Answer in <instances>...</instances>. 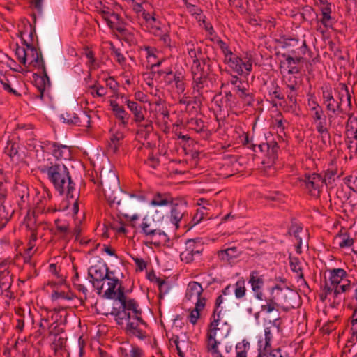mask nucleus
Here are the masks:
<instances>
[{"label":"nucleus","instance_id":"obj_1","mask_svg":"<svg viewBox=\"0 0 357 357\" xmlns=\"http://www.w3.org/2000/svg\"><path fill=\"white\" fill-rule=\"evenodd\" d=\"M38 169L41 173L47 175L49 181L59 195H63L66 193L68 199L75 197V184L71 178L68 167L61 160L43 159L39 162Z\"/></svg>","mask_w":357,"mask_h":357},{"label":"nucleus","instance_id":"obj_2","mask_svg":"<svg viewBox=\"0 0 357 357\" xmlns=\"http://www.w3.org/2000/svg\"><path fill=\"white\" fill-rule=\"evenodd\" d=\"M100 179L105 197L110 207L116 205L117 209L120 207L125 210L131 207L130 198L135 195L128 194L121 188L119 177L114 171L102 169Z\"/></svg>","mask_w":357,"mask_h":357},{"label":"nucleus","instance_id":"obj_3","mask_svg":"<svg viewBox=\"0 0 357 357\" xmlns=\"http://www.w3.org/2000/svg\"><path fill=\"white\" fill-rule=\"evenodd\" d=\"M118 295L116 300L119 301L121 304V308H122L124 312H132L133 315L131 316L134 319L138 321L144 327L147 326V324L143 320L142 317V311L139 308V304L136 300L133 298H128L126 296L125 287L121 285L117 287Z\"/></svg>","mask_w":357,"mask_h":357},{"label":"nucleus","instance_id":"obj_4","mask_svg":"<svg viewBox=\"0 0 357 357\" xmlns=\"http://www.w3.org/2000/svg\"><path fill=\"white\" fill-rule=\"evenodd\" d=\"M61 119L68 125H74L80 127H90L91 117L86 112L78 109V112L72 110L67 111L60 116Z\"/></svg>","mask_w":357,"mask_h":357},{"label":"nucleus","instance_id":"obj_5","mask_svg":"<svg viewBox=\"0 0 357 357\" xmlns=\"http://www.w3.org/2000/svg\"><path fill=\"white\" fill-rule=\"evenodd\" d=\"M282 47L288 49V52L291 56L304 58L303 56L306 54H308L310 57L312 56V52L305 40L287 38L284 40Z\"/></svg>","mask_w":357,"mask_h":357},{"label":"nucleus","instance_id":"obj_6","mask_svg":"<svg viewBox=\"0 0 357 357\" xmlns=\"http://www.w3.org/2000/svg\"><path fill=\"white\" fill-rule=\"evenodd\" d=\"M323 104L326 106V109L328 112L337 115L342 112L340 107V102L335 100L332 93V89L329 86L321 87Z\"/></svg>","mask_w":357,"mask_h":357},{"label":"nucleus","instance_id":"obj_7","mask_svg":"<svg viewBox=\"0 0 357 357\" xmlns=\"http://www.w3.org/2000/svg\"><path fill=\"white\" fill-rule=\"evenodd\" d=\"M282 290L283 289L278 284L271 287L270 289V296L268 297L264 298L265 303L261 305V311L266 313H271L275 311L278 312L281 306L277 303V298L276 295H275V292H281Z\"/></svg>","mask_w":357,"mask_h":357},{"label":"nucleus","instance_id":"obj_8","mask_svg":"<svg viewBox=\"0 0 357 357\" xmlns=\"http://www.w3.org/2000/svg\"><path fill=\"white\" fill-rule=\"evenodd\" d=\"M248 282L250 284L252 290L255 294V296L257 300H264V294L261 288L264 284V275L260 274L258 271H252L250 273Z\"/></svg>","mask_w":357,"mask_h":357},{"label":"nucleus","instance_id":"obj_9","mask_svg":"<svg viewBox=\"0 0 357 357\" xmlns=\"http://www.w3.org/2000/svg\"><path fill=\"white\" fill-rule=\"evenodd\" d=\"M304 181L311 195L318 196L319 195L320 188L324 183L323 178L320 174L316 173L305 174Z\"/></svg>","mask_w":357,"mask_h":357},{"label":"nucleus","instance_id":"obj_10","mask_svg":"<svg viewBox=\"0 0 357 357\" xmlns=\"http://www.w3.org/2000/svg\"><path fill=\"white\" fill-rule=\"evenodd\" d=\"M169 205L171 206V222L175 225L176 228L178 229L179 227V222L185 215L186 211V204L181 202H174L170 203Z\"/></svg>","mask_w":357,"mask_h":357},{"label":"nucleus","instance_id":"obj_11","mask_svg":"<svg viewBox=\"0 0 357 357\" xmlns=\"http://www.w3.org/2000/svg\"><path fill=\"white\" fill-rule=\"evenodd\" d=\"M17 82V79L14 75H5L0 71V83L3 90L16 97H20L21 93L15 89Z\"/></svg>","mask_w":357,"mask_h":357},{"label":"nucleus","instance_id":"obj_12","mask_svg":"<svg viewBox=\"0 0 357 357\" xmlns=\"http://www.w3.org/2000/svg\"><path fill=\"white\" fill-rule=\"evenodd\" d=\"M22 43L26 47L27 52L29 53L28 59H30V63L38 68L45 66L42 52L38 51L33 45L28 43L25 40H23Z\"/></svg>","mask_w":357,"mask_h":357},{"label":"nucleus","instance_id":"obj_13","mask_svg":"<svg viewBox=\"0 0 357 357\" xmlns=\"http://www.w3.org/2000/svg\"><path fill=\"white\" fill-rule=\"evenodd\" d=\"M282 56L285 59V61L280 62V67L282 66H286L287 68L288 74L293 75L300 73L301 68L298 66V64L303 61L305 58H297L291 56L290 54H287L285 53L282 54Z\"/></svg>","mask_w":357,"mask_h":357},{"label":"nucleus","instance_id":"obj_14","mask_svg":"<svg viewBox=\"0 0 357 357\" xmlns=\"http://www.w3.org/2000/svg\"><path fill=\"white\" fill-rule=\"evenodd\" d=\"M124 103L134 115V121L136 123H142L145 121L144 114L146 109L142 105L137 102L132 101L126 98Z\"/></svg>","mask_w":357,"mask_h":357},{"label":"nucleus","instance_id":"obj_15","mask_svg":"<svg viewBox=\"0 0 357 357\" xmlns=\"http://www.w3.org/2000/svg\"><path fill=\"white\" fill-rule=\"evenodd\" d=\"M261 152L266 151L268 163L273 164L278 157L279 146L276 142H269L258 145Z\"/></svg>","mask_w":357,"mask_h":357},{"label":"nucleus","instance_id":"obj_16","mask_svg":"<svg viewBox=\"0 0 357 357\" xmlns=\"http://www.w3.org/2000/svg\"><path fill=\"white\" fill-rule=\"evenodd\" d=\"M13 283L12 275L6 262L0 263V289L8 291Z\"/></svg>","mask_w":357,"mask_h":357},{"label":"nucleus","instance_id":"obj_17","mask_svg":"<svg viewBox=\"0 0 357 357\" xmlns=\"http://www.w3.org/2000/svg\"><path fill=\"white\" fill-rule=\"evenodd\" d=\"M52 155L54 157L50 158L51 160H60L61 159L67 160L70 158V148L66 145L59 144L58 142L52 143Z\"/></svg>","mask_w":357,"mask_h":357},{"label":"nucleus","instance_id":"obj_18","mask_svg":"<svg viewBox=\"0 0 357 357\" xmlns=\"http://www.w3.org/2000/svg\"><path fill=\"white\" fill-rule=\"evenodd\" d=\"M203 288L202 285L195 281L190 282L185 294V298L188 301H192L194 298H196L197 301L199 299H206L202 296Z\"/></svg>","mask_w":357,"mask_h":357},{"label":"nucleus","instance_id":"obj_19","mask_svg":"<svg viewBox=\"0 0 357 357\" xmlns=\"http://www.w3.org/2000/svg\"><path fill=\"white\" fill-rule=\"evenodd\" d=\"M39 69L41 70V73L40 75L37 73L33 75L34 84L38 90L45 91L47 86H50V80L45 66H43Z\"/></svg>","mask_w":357,"mask_h":357},{"label":"nucleus","instance_id":"obj_20","mask_svg":"<svg viewBox=\"0 0 357 357\" xmlns=\"http://www.w3.org/2000/svg\"><path fill=\"white\" fill-rule=\"evenodd\" d=\"M139 325H142L138 321L136 322L128 320V323L126 327V332L130 336H135L139 340H144L146 337V334L144 331L139 328Z\"/></svg>","mask_w":357,"mask_h":357},{"label":"nucleus","instance_id":"obj_21","mask_svg":"<svg viewBox=\"0 0 357 357\" xmlns=\"http://www.w3.org/2000/svg\"><path fill=\"white\" fill-rule=\"evenodd\" d=\"M224 62L238 75H241L243 73V59L233 52L224 59Z\"/></svg>","mask_w":357,"mask_h":357},{"label":"nucleus","instance_id":"obj_22","mask_svg":"<svg viewBox=\"0 0 357 357\" xmlns=\"http://www.w3.org/2000/svg\"><path fill=\"white\" fill-rule=\"evenodd\" d=\"M140 228L142 229V234L146 236L151 237L152 239H153L155 236H158V237L162 238L163 241L167 238L166 234L163 231L151 227V225L144 220L140 225Z\"/></svg>","mask_w":357,"mask_h":357},{"label":"nucleus","instance_id":"obj_23","mask_svg":"<svg viewBox=\"0 0 357 357\" xmlns=\"http://www.w3.org/2000/svg\"><path fill=\"white\" fill-rule=\"evenodd\" d=\"M329 279L328 282L331 285L335 287L344 281V278L347 276L346 271L343 268H333L328 270Z\"/></svg>","mask_w":357,"mask_h":357},{"label":"nucleus","instance_id":"obj_24","mask_svg":"<svg viewBox=\"0 0 357 357\" xmlns=\"http://www.w3.org/2000/svg\"><path fill=\"white\" fill-rule=\"evenodd\" d=\"M321 6L320 8L321 11V17L319 22L326 27H332V17L331 14V4L328 2L321 3Z\"/></svg>","mask_w":357,"mask_h":357},{"label":"nucleus","instance_id":"obj_25","mask_svg":"<svg viewBox=\"0 0 357 357\" xmlns=\"http://www.w3.org/2000/svg\"><path fill=\"white\" fill-rule=\"evenodd\" d=\"M14 213L10 206H6L3 201L0 202V230L6 227Z\"/></svg>","mask_w":357,"mask_h":357},{"label":"nucleus","instance_id":"obj_26","mask_svg":"<svg viewBox=\"0 0 357 357\" xmlns=\"http://www.w3.org/2000/svg\"><path fill=\"white\" fill-rule=\"evenodd\" d=\"M109 282L107 283L108 289L105 291L103 294V297L107 299H116L118 295V290H115L116 287L118 286V287L121 285V281H120L116 278H112L110 276V280H108Z\"/></svg>","mask_w":357,"mask_h":357},{"label":"nucleus","instance_id":"obj_27","mask_svg":"<svg viewBox=\"0 0 357 357\" xmlns=\"http://www.w3.org/2000/svg\"><path fill=\"white\" fill-rule=\"evenodd\" d=\"M235 93L238 100L241 102L242 108L253 105L255 101L254 95L246 87L239 91H236Z\"/></svg>","mask_w":357,"mask_h":357},{"label":"nucleus","instance_id":"obj_28","mask_svg":"<svg viewBox=\"0 0 357 357\" xmlns=\"http://www.w3.org/2000/svg\"><path fill=\"white\" fill-rule=\"evenodd\" d=\"M224 100L226 107L230 111L242 108L241 102L238 100L236 93H233L230 91H225Z\"/></svg>","mask_w":357,"mask_h":357},{"label":"nucleus","instance_id":"obj_29","mask_svg":"<svg viewBox=\"0 0 357 357\" xmlns=\"http://www.w3.org/2000/svg\"><path fill=\"white\" fill-rule=\"evenodd\" d=\"M137 136L141 139H147L153 130V123L150 120H145L144 123H137Z\"/></svg>","mask_w":357,"mask_h":357},{"label":"nucleus","instance_id":"obj_30","mask_svg":"<svg viewBox=\"0 0 357 357\" xmlns=\"http://www.w3.org/2000/svg\"><path fill=\"white\" fill-rule=\"evenodd\" d=\"M172 199L169 193L156 192L150 202V204L153 206H167L172 202Z\"/></svg>","mask_w":357,"mask_h":357},{"label":"nucleus","instance_id":"obj_31","mask_svg":"<svg viewBox=\"0 0 357 357\" xmlns=\"http://www.w3.org/2000/svg\"><path fill=\"white\" fill-rule=\"evenodd\" d=\"M206 299H199L195 303V307L191 311L189 315V321L195 325L200 317V312L206 306Z\"/></svg>","mask_w":357,"mask_h":357},{"label":"nucleus","instance_id":"obj_32","mask_svg":"<svg viewBox=\"0 0 357 357\" xmlns=\"http://www.w3.org/2000/svg\"><path fill=\"white\" fill-rule=\"evenodd\" d=\"M186 248L189 249L190 252H192L195 256H201L204 250V245L202 243V239L197 238L195 239H188L186 243Z\"/></svg>","mask_w":357,"mask_h":357},{"label":"nucleus","instance_id":"obj_33","mask_svg":"<svg viewBox=\"0 0 357 357\" xmlns=\"http://www.w3.org/2000/svg\"><path fill=\"white\" fill-rule=\"evenodd\" d=\"M208 78L207 77L192 75V89L199 96L202 95V89L207 86Z\"/></svg>","mask_w":357,"mask_h":357},{"label":"nucleus","instance_id":"obj_34","mask_svg":"<svg viewBox=\"0 0 357 357\" xmlns=\"http://www.w3.org/2000/svg\"><path fill=\"white\" fill-rule=\"evenodd\" d=\"M124 139V134L121 131H116L110 137V142L109 144V149L114 153H116L121 144V141Z\"/></svg>","mask_w":357,"mask_h":357},{"label":"nucleus","instance_id":"obj_35","mask_svg":"<svg viewBox=\"0 0 357 357\" xmlns=\"http://www.w3.org/2000/svg\"><path fill=\"white\" fill-rule=\"evenodd\" d=\"M109 314L115 317L118 324H121V321L123 319L130 320L131 319V313L124 312L123 310L121 308V305L119 307H113Z\"/></svg>","mask_w":357,"mask_h":357},{"label":"nucleus","instance_id":"obj_36","mask_svg":"<svg viewBox=\"0 0 357 357\" xmlns=\"http://www.w3.org/2000/svg\"><path fill=\"white\" fill-rule=\"evenodd\" d=\"M237 248L231 247L224 250L218 251V256L222 261H229L231 259L238 256Z\"/></svg>","mask_w":357,"mask_h":357},{"label":"nucleus","instance_id":"obj_37","mask_svg":"<svg viewBox=\"0 0 357 357\" xmlns=\"http://www.w3.org/2000/svg\"><path fill=\"white\" fill-rule=\"evenodd\" d=\"M106 273L104 274L101 268L98 267L97 266H92L93 268L94 275L96 276V282H102L105 280H110L109 276V269L107 265H105Z\"/></svg>","mask_w":357,"mask_h":357},{"label":"nucleus","instance_id":"obj_38","mask_svg":"<svg viewBox=\"0 0 357 357\" xmlns=\"http://www.w3.org/2000/svg\"><path fill=\"white\" fill-rule=\"evenodd\" d=\"M173 81L175 83L178 93H182L185 91V84L184 82V76L181 73L176 72L174 74Z\"/></svg>","mask_w":357,"mask_h":357},{"label":"nucleus","instance_id":"obj_39","mask_svg":"<svg viewBox=\"0 0 357 357\" xmlns=\"http://www.w3.org/2000/svg\"><path fill=\"white\" fill-rule=\"evenodd\" d=\"M192 75L203 76L208 77L211 72L208 71L205 67L202 66V63L199 62L196 64H192L191 66Z\"/></svg>","mask_w":357,"mask_h":357},{"label":"nucleus","instance_id":"obj_40","mask_svg":"<svg viewBox=\"0 0 357 357\" xmlns=\"http://www.w3.org/2000/svg\"><path fill=\"white\" fill-rule=\"evenodd\" d=\"M290 268L293 272L297 273L299 278H304L303 273L302 272V268L301 266V261L298 257H289Z\"/></svg>","mask_w":357,"mask_h":357},{"label":"nucleus","instance_id":"obj_41","mask_svg":"<svg viewBox=\"0 0 357 357\" xmlns=\"http://www.w3.org/2000/svg\"><path fill=\"white\" fill-rule=\"evenodd\" d=\"M316 123V130L319 135H321L322 139H324L325 137H328L330 139V133L328 128L326 127V118L315 122Z\"/></svg>","mask_w":357,"mask_h":357},{"label":"nucleus","instance_id":"obj_42","mask_svg":"<svg viewBox=\"0 0 357 357\" xmlns=\"http://www.w3.org/2000/svg\"><path fill=\"white\" fill-rule=\"evenodd\" d=\"M335 241H337L340 248H349L354 243L353 238L347 236V234L336 236Z\"/></svg>","mask_w":357,"mask_h":357},{"label":"nucleus","instance_id":"obj_43","mask_svg":"<svg viewBox=\"0 0 357 357\" xmlns=\"http://www.w3.org/2000/svg\"><path fill=\"white\" fill-rule=\"evenodd\" d=\"M15 55L19 62L25 66L28 57L29 56V53L27 52V50H26L24 47H20L17 45Z\"/></svg>","mask_w":357,"mask_h":357},{"label":"nucleus","instance_id":"obj_44","mask_svg":"<svg viewBox=\"0 0 357 357\" xmlns=\"http://www.w3.org/2000/svg\"><path fill=\"white\" fill-rule=\"evenodd\" d=\"M250 349V342L246 340H243L242 342H238L236 346V356L247 357V351Z\"/></svg>","mask_w":357,"mask_h":357},{"label":"nucleus","instance_id":"obj_45","mask_svg":"<svg viewBox=\"0 0 357 357\" xmlns=\"http://www.w3.org/2000/svg\"><path fill=\"white\" fill-rule=\"evenodd\" d=\"M188 123L197 132H201L204 130V122L201 119L191 118Z\"/></svg>","mask_w":357,"mask_h":357},{"label":"nucleus","instance_id":"obj_46","mask_svg":"<svg viewBox=\"0 0 357 357\" xmlns=\"http://www.w3.org/2000/svg\"><path fill=\"white\" fill-rule=\"evenodd\" d=\"M347 132L354 130V139L356 141L355 149H357V118H349L347 123Z\"/></svg>","mask_w":357,"mask_h":357},{"label":"nucleus","instance_id":"obj_47","mask_svg":"<svg viewBox=\"0 0 357 357\" xmlns=\"http://www.w3.org/2000/svg\"><path fill=\"white\" fill-rule=\"evenodd\" d=\"M48 331L49 337L53 336L54 337H58L64 331L63 328L58 324L56 320L49 326Z\"/></svg>","mask_w":357,"mask_h":357},{"label":"nucleus","instance_id":"obj_48","mask_svg":"<svg viewBox=\"0 0 357 357\" xmlns=\"http://www.w3.org/2000/svg\"><path fill=\"white\" fill-rule=\"evenodd\" d=\"M66 341V337H62L59 336L56 337H54L52 344V349L54 351V352H56L59 350L62 349L65 347Z\"/></svg>","mask_w":357,"mask_h":357},{"label":"nucleus","instance_id":"obj_49","mask_svg":"<svg viewBox=\"0 0 357 357\" xmlns=\"http://www.w3.org/2000/svg\"><path fill=\"white\" fill-rule=\"evenodd\" d=\"M346 281L347 282V284H340L335 287V296H337L338 294L341 293L347 292V291L354 287V283L351 284L350 281L347 280Z\"/></svg>","mask_w":357,"mask_h":357},{"label":"nucleus","instance_id":"obj_50","mask_svg":"<svg viewBox=\"0 0 357 357\" xmlns=\"http://www.w3.org/2000/svg\"><path fill=\"white\" fill-rule=\"evenodd\" d=\"M54 225L56 230L61 234H66L69 231V224L62 221L61 219H56L54 220Z\"/></svg>","mask_w":357,"mask_h":357},{"label":"nucleus","instance_id":"obj_51","mask_svg":"<svg viewBox=\"0 0 357 357\" xmlns=\"http://www.w3.org/2000/svg\"><path fill=\"white\" fill-rule=\"evenodd\" d=\"M246 289L244 285V282L238 281L235 284L234 294L237 298H242L245 296Z\"/></svg>","mask_w":357,"mask_h":357},{"label":"nucleus","instance_id":"obj_52","mask_svg":"<svg viewBox=\"0 0 357 357\" xmlns=\"http://www.w3.org/2000/svg\"><path fill=\"white\" fill-rule=\"evenodd\" d=\"M110 107L113 112L114 113L115 116H119L121 115H126L128 112H126L123 106L119 105L116 101L111 100L110 101Z\"/></svg>","mask_w":357,"mask_h":357},{"label":"nucleus","instance_id":"obj_53","mask_svg":"<svg viewBox=\"0 0 357 357\" xmlns=\"http://www.w3.org/2000/svg\"><path fill=\"white\" fill-rule=\"evenodd\" d=\"M303 227L297 224L294 219L291 220V225L289 229V234H293L296 238H298V234L301 232Z\"/></svg>","mask_w":357,"mask_h":357},{"label":"nucleus","instance_id":"obj_54","mask_svg":"<svg viewBox=\"0 0 357 357\" xmlns=\"http://www.w3.org/2000/svg\"><path fill=\"white\" fill-rule=\"evenodd\" d=\"M180 257L181 261L188 264L194 261L195 255L186 248L185 250L181 253Z\"/></svg>","mask_w":357,"mask_h":357},{"label":"nucleus","instance_id":"obj_55","mask_svg":"<svg viewBox=\"0 0 357 357\" xmlns=\"http://www.w3.org/2000/svg\"><path fill=\"white\" fill-rule=\"evenodd\" d=\"M188 53L189 56L192 59V64L201 62L200 59L198 57L195 52V45L194 43H192L188 48Z\"/></svg>","mask_w":357,"mask_h":357},{"label":"nucleus","instance_id":"obj_56","mask_svg":"<svg viewBox=\"0 0 357 357\" xmlns=\"http://www.w3.org/2000/svg\"><path fill=\"white\" fill-rule=\"evenodd\" d=\"M142 15L145 21L148 23H150L151 25L157 26L158 24H159V22L155 18V15H152L151 13H149L146 11H143Z\"/></svg>","mask_w":357,"mask_h":357},{"label":"nucleus","instance_id":"obj_57","mask_svg":"<svg viewBox=\"0 0 357 357\" xmlns=\"http://www.w3.org/2000/svg\"><path fill=\"white\" fill-rule=\"evenodd\" d=\"M217 43L219 45L220 50H222V52L225 56V58L227 57L228 55L231 54L232 52L231 51L229 46L227 45V44L225 42H224L221 39H219V40H218Z\"/></svg>","mask_w":357,"mask_h":357},{"label":"nucleus","instance_id":"obj_58","mask_svg":"<svg viewBox=\"0 0 357 357\" xmlns=\"http://www.w3.org/2000/svg\"><path fill=\"white\" fill-rule=\"evenodd\" d=\"M145 163L147 164L151 168L155 169L159 165L160 161L158 158H155L153 155V153H150Z\"/></svg>","mask_w":357,"mask_h":357},{"label":"nucleus","instance_id":"obj_59","mask_svg":"<svg viewBox=\"0 0 357 357\" xmlns=\"http://www.w3.org/2000/svg\"><path fill=\"white\" fill-rule=\"evenodd\" d=\"M314 114L312 115V119L314 122H317L319 121H321L326 118V115L324 114V112L321 108H317V110L313 111Z\"/></svg>","mask_w":357,"mask_h":357},{"label":"nucleus","instance_id":"obj_60","mask_svg":"<svg viewBox=\"0 0 357 357\" xmlns=\"http://www.w3.org/2000/svg\"><path fill=\"white\" fill-rule=\"evenodd\" d=\"M106 85L113 92H116L119 89V83L114 79L113 77H109L106 79Z\"/></svg>","mask_w":357,"mask_h":357},{"label":"nucleus","instance_id":"obj_61","mask_svg":"<svg viewBox=\"0 0 357 357\" xmlns=\"http://www.w3.org/2000/svg\"><path fill=\"white\" fill-rule=\"evenodd\" d=\"M50 325L48 318H42L39 324L40 328L37 332L41 335L47 328L49 329Z\"/></svg>","mask_w":357,"mask_h":357},{"label":"nucleus","instance_id":"obj_62","mask_svg":"<svg viewBox=\"0 0 357 357\" xmlns=\"http://www.w3.org/2000/svg\"><path fill=\"white\" fill-rule=\"evenodd\" d=\"M271 357H290L284 351H282L280 348H278L270 351Z\"/></svg>","mask_w":357,"mask_h":357},{"label":"nucleus","instance_id":"obj_63","mask_svg":"<svg viewBox=\"0 0 357 357\" xmlns=\"http://www.w3.org/2000/svg\"><path fill=\"white\" fill-rule=\"evenodd\" d=\"M132 259L134 260L135 264L137 266V271H142L146 268L147 264L143 259L138 257H132Z\"/></svg>","mask_w":357,"mask_h":357},{"label":"nucleus","instance_id":"obj_64","mask_svg":"<svg viewBox=\"0 0 357 357\" xmlns=\"http://www.w3.org/2000/svg\"><path fill=\"white\" fill-rule=\"evenodd\" d=\"M349 319L351 324V331L352 332L357 328V308L354 310Z\"/></svg>","mask_w":357,"mask_h":357}]
</instances>
